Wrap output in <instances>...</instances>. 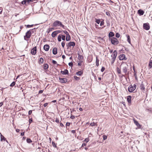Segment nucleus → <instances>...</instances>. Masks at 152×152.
I'll return each instance as SVG.
<instances>
[{
  "instance_id": "58",
  "label": "nucleus",
  "mask_w": 152,
  "mask_h": 152,
  "mask_svg": "<svg viewBox=\"0 0 152 152\" xmlns=\"http://www.w3.org/2000/svg\"><path fill=\"white\" fill-rule=\"evenodd\" d=\"M32 113V110H30L29 111L28 113L29 115H31V114Z\"/></svg>"
},
{
  "instance_id": "2",
  "label": "nucleus",
  "mask_w": 152,
  "mask_h": 152,
  "mask_svg": "<svg viewBox=\"0 0 152 152\" xmlns=\"http://www.w3.org/2000/svg\"><path fill=\"white\" fill-rule=\"evenodd\" d=\"M121 66H122V70L123 72L126 74L127 71L128 65L125 62H123L121 63Z\"/></svg>"
},
{
  "instance_id": "64",
  "label": "nucleus",
  "mask_w": 152,
  "mask_h": 152,
  "mask_svg": "<svg viewBox=\"0 0 152 152\" xmlns=\"http://www.w3.org/2000/svg\"><path fill=\"white\" fill-rule=\"evenodd\" d=\"M86 145V144L85 143H83V144L82 145V147H84V146H85Z\"/></svg>"
},
{
  "instance_id": "52",
  "label": "nucleus",
  "mask_w": 152,
  "mask_h": 152,
  "mask_svg": "<svg viewBox=\"0 0 152 152\" xmlns=\"http://www.w3.org/2000/svg\"><path fill=\"white\" fill-rule=\"evenodd\" d=\"M106 14L108 16H110V13L108 12H106Z\"/></svg>"
},
{
  "instance_id": "45",
  "label": "nucleus",
  "mask_w": 152,
  "mask_h": 152,
  "mask_svg": "<svg viewBox=\"0 0 152 152\" xmlns=\"http://www.w3.org/2000/svg\"><path fill=\"white\" fill-rule=\"evenodd\" d=\"M68 64L69 66H70L72 67L73 66V64L72 62L69 63Z\"/></svg>"
},
{
  "instance_id": "60",
  "label": "nucleus",
  "mask_w": 152,
  "mask_h": 152,
  "mask_svg": "<svg viewBox=\"0 0 152 152\" xmlns=\"http://www.w3.org/2000/svg\"><path fill=\"white\" fill-rule=\"evenodd\" d=\"M107 26H109L110 25V22L109 21H107Z\"/></svg>"
},
{
  "instance_id": "22",
  "label": "nucleus",
  "mask_w": 152,
  "mask_h": 152,
  "mask_svg": "<svg viewBox=\"0 0 152 152\" xmlns=\"http://www.w3.org/2000/svg\"><path fill=\"white\" fill-rule=\"evenodd\" d=\"M114 35V33L113 32H110L109 34V37L110 38L113 37Z\"/></svg>"
},
{
  "instance_id": "30",
  "label": "nucleus",
  "mask_w": 152,
  "mask_h": 152,
  "mask_svg": "<svg viewBox=\"0 0 152 152\" xmlns=\"http://www.w3.org/2000/svg\"><path fill=\"white\" fill-rule=\"evenodd\" d=\"M90 125L92 126H96L97 124H96V123H95L94 122H93L91 123L90 124Z\"/></svg>"
},
{
  "instance_id": "53",
  "label": "nucleus",
  "mask_w": 152,
  "mask_h": 152,
  "mask_svg": "<svg viewBox=\"0 0 152 152\" xmlns=\"http://www.w3.org/2000/svg\"><path fill=\"white\" fill-rule=\"evenodd\" d=\"M104 24V22L103 21H101V22H100V26H102Z\"/></svg>"
},
{
  "instance_id": "11",
  "label": "nucleus",
  "mask_w": 152,
  "mask_h": 152,
  "mask_svg": "<svg viewBox=\"0 0 152 152\" xmlns=\"http://www.w3.org/2000/svg\"><path fill=\"white\" fill-rule=\"evenodd\" d=\"M59 79L60 82L62 83H65L67 81V79L65 78H61L59 77Z\"/></svg>"
},
{
  "instance_id": "15",
  "label": "nucleus",
  "mask_w": 152,
  "mask_h": 152,
  "mask_svg": "<svg viewBox=\"0 0 152 152\" xmlns=\"http://www.w3.org/2000/svg\"><path fill=\"white\" fill-rule=\"evenodd\" d=\"M134 123L139 128H140L141 126L138 122L135 120H134Z\"/></svg>"
},
{
  "instance_id": "16",
  "label": "nucleus",
  "mask_w": 152,
  "mask_h": 152,
  "mask_svg": "<svg viewBox=\"0 0 152 152\" xmlns=\"http://www.w3.org/2000/svg\"><path fill=\"white\" fill-rule=\"evenodd\" d=\"M131 98L132 97L131 96H127V100L129 103L131 104Z\"/></svg>"
},
{
  "instance_id": "41",
  "label": "nucleus",
  "mask_w": 152,
  "mask_h": 152,
  "mask_svg": "<svg viewBox=\"0 0 152 152\" xmlns=\"http://www.w3.org/2000/svg\"><path fill=\"white\" fill-rule=\"evenodd\" d=\"M115 36L117 38H119L120 36V34L119 33H117L115 34Z\"/></svg>"
},
{
  "instance_id": "25",
  "label": "nucleus",
  "mask_w": 152,
  "mask_h": 152,
  "mask_svg": "<svg viewBox=\"0 0 152 152\" xmlns=\"http://www.w3.org/2000/svg\"><path fill=\"white\" fill-rule=\"evenodd\" d=\"M126 36L127 37V41L129 43L131 44V40H130V38L129 36L128 35H126Z\"/></svg>"
},
{
  "instance_id": "56",
  "label": "nucleus",
  "mask_w": 152,
  "mask_h": 152,
  "mask_svg": "<svg viewBox=\"0 0 152 152\" xmlns=\"http://www.w3.org/2000/svg\"><path fill=\"white\" fill-rule=\"evenodd\" d=\"M55 31H56V32L57 33V34H58V33H61V31L60 30H57Z\"/></svg>"
},
{
  "instance_id": "4",
  "label": "nucleus",
  "mask_w": 152,
  "mask_h": 152,
  "mask_svg": "<svg viewBox=\"0 0 152 152\" xmlns=\"http://www.w3.org/2000/svg\"><path fill=\"white\" fill-rule=\"evenodd\" d=\"M111 43L114 45H117L119 43L118 39L115 37H112L110 39Z\"/></svg>"
},
{
  "instance_id": "27",
  "label": "nucleus",
  "mask_w": 152,
  "mask_h": 152,
  "mask_svg": "<svg viewBox=\"0 0 152 152\" xmlns=\"http://www.w3.org/2000/svg\"><path fill=\"white\" fill-rule=\"evenodd\" d=\"M148 66L149 69H151L152 67V60H150L149 62Z\"/></svg>"
},
{
  "instance_id": "63",
  "label": "nucleus",
  "mask_w": 152,
  "mask_h": 152,
  "mask_svg": "<svg viewBox=\"0 0 152 152\" xmlns=\"http://www.w3.org/2000/svg\"><path fill=\"white\" fill-rule=\"evenodd\" d=\"M48 104V103H46L45 104H44V107H45L46 106H47Z\"/></svg>"
},
{
  "instance_id": "24",
  "label": "nucleus",
  "mask_w": 152,
  "mask_h": 152,
  "mask_svg": "<svg viewBox=\"0 0 152 152\" xmlns=\"http://www.w3.org/2000/svg\"><path fill=\"white\" fill-rule=\"evenodd\" d=\"M57 33L55 31H53L52 34L51 36L53 37H54L57 35Z\"/></svg>"
},
{
  "instance_id": "50",
  "label": "nucleus",
  "mask_w": 152,
  "mask_h": 152,
  "mask_svg": "<svg viewBox=\"0 0 152 152\" xmlns=\"http://www.w3.org/2000/svg\"><path fill=\"white\" fill-rule=\"evenodd\" d=\"M55 121L58 123H59V120L57 118H56Z\"/></svg>"
},
{
  "instance_id": "55",
  "label": "nucleus",
  "mask_w": 152,
  "mask_h": 152,
  "mask_svg": "<svg viewBox=\"0 0 152 152\" xmlns=\"http://www.w3.org/2000/svg\"><path fill=\"white\" fill-rule=\"evenodd\" d=\"M32 118H30L29 120V124H30L32 122Z\"/></svg>"
},
{
  "instance_id": "20",
  "label": "nucleus",
  "mask_w": 152,
  "mask_h": 152,
  "mask_svg": "<svg viewBox=\"0 0 152 152\" xmlns=\"http://www.w3.org/2000/svg\"><path fill=\"white\" fill-rule=\"evenodd\" d=\"M98 56H96V65L97 66H98L99 65V60L98 59Z\"/></svg>"
},
{
  "instance_id": "42",
  "label": "nucleus",
  "mask_w": 152,
  "mask_h": 152,
  "mask_svg": "<svg viewBox=\"0 0 152 152\" xmlns=\"http://www.w3.org/2000/svg\"><path fill=\"white\" fill-rule=\"evenodd\" d=\"M103 139L104 140H106L107 138V136L105 135H103Z\"/></svg>"
},
{
  "instance_id": "13",
  "label": "nucleus",
  "mask_w": 152,
  "mask_h": 152,
  "mask_svg": "<svg viewBox=\"0 0 152 152\" xmlns=\"http://www.w3.org/2000/svg\"><path fill=\"white\" fill-rule=\"evenodd\" d=\"M138 13L139 15H142L144 14V11L140 9L138 10Z\"/></svg>"
},
{
  "instance_id": "46",
  "label": "nucleus",
  "mask_w": 152,
  "mask_h": 152,
  "mask_svg": "<svg viewBox=\"0 0 152 152\" xmlns=\"http://www.w3.org/2000/svg\"><path fill=\"white\" fill-rule=\"evenodd\" d=\"M61 45L63 48H64L65 45V42L63 41L61 42Z\"/></svg>"
},
{
  "instance_id": "43",
  "label": "nucleus",
  "mask_w": 152,
  "mask_h": 152,
  "mask_svg": "<svg viewBox=\"0 0 152 152\" xmlns=\"http://www.w3.org/2000/svg\"><path fill=\"white\" fill-rule=\"evenodd\" d=\"M83 62L82 61H80V62H78V66H80L82 65V63Z\"/></svg>"
},
{
  "instance_id": "12",
  "label": "nucleus",
  "mask_w": 152,
  "mask_h": 152,
  "mask_svg": "<svg viewBox=\"0 0 152 152\" xmlns=\"http://www.w3.org/2000/svg\"><path fill=\"white\" fill-rule=\"evenodd\" d=\"M43 48L45 51H48L49 49L50 46L48 45H44Z\"/></svg>"
},
{
  "instance_id": "59",
  "label": "nucleus",
  "mask_w": 152,
  "mask_h": 152,
  "mask_svg": "<svg viewBox=\"0 0 152 152\" xmlns=\"http://www.w3.org/2000/svg\"><path fill=\"white\" fill-rule=\"evenodd\" d=\"M70 125V123L69 122H67L66 123V126H69Z\"/></svg>"
},
{
  "instance_id": "9",
  "label": "nucleus",
  "mask_w": 152,
  "mask_h": 152,
  "mask_svg": "<svg viewBox=\"0 0 152 152\" xmlns=\"http://www.w3.org/2000/svg\"><path fill=\"white\" fill-rule=\"evenodd\" d=\"M37 53V47H34L31 50V53L32 55H35Z\"/></svg>"
},
{
  "instance_id": "8",
  "label": "nucleus",
  "mask_w": 152,
  "mask_h": 152,
  "mask_svg": "<svg viewBox=\"0 0 152 152\" xmlns=\"http://www.w3.org/2000/svg\"><path fill=\"white\" fill-rule=\"evenodd\" d=\"M119 59L120 60H126L127 58L126 57L125 55L124 54H122L120 55L119 56Z\"/></svg>"
},
{
  "instance_id": "44",
  "label": "nucleus",
  "mask_w": 152,
  "mask_h": 152,
  "mask_svg": "<svg viewBox=\"0 0 152 152\" xmlns=\"http://www.w3.org/2000/svg\"><path fill=\"white\" fill-rule=\"evenodd\" d=\"M96 22L97 24H99L100 22V20L99 19H96Z\"/></svg>"
},
{
  "instance_id": "17",
  "label": "nucleus",
  "mask_w": 152,
  "mask_h": 152,
  "mask_svg": "<svg viewBox=\"0 0 152 152\" xmlns=\"http://www.w3.org/2000/svg\"><path fill=\"white\" fill-rule=\"evenodd\" d=\"M53 53L54 55H56L57 53V49L56 48H54L53 49Z\"/></svg>"
},
{
  "instance_id": "7",
  "label": "nucleus",
  "mask_w": 152,
  "mask_h": 152,
  "mask_svg": "<svg viewBox=\"0 0 152 152\" xmlns=\"http://www.w3.org/2000/svg\"><path fill=\"white\" fill-rule=\"evenodd\" d=\"M75 45V42H69L68 44H66V46L67 47V48H69L71 46L74 47Z\"/></svg>"
},
{
  "instance_id": "51",
  "label": "nucleus",
  "mask_w": 152,
  "mask_h": 152,
  "mask_svg": "<svg viewBox=\"0 0 152 152\" xmlns=\"http://www.w3.org/2000/svg\"><path fill=\"white\" fill-rule=\"evenodd\" d=\"M105 68L104 66H102V67L101 69V71L102 72H103L104 70H105Z\"/></svg>"
},
{
  "instance_id": "26",
  "label": "nucleus",
  "mask_w": 152,
  "mask_h": 152,
  "mask_svg": "<svg viewBox=\"0 0 152 152\" xmlns=\"http://www.w3.org/2000/svg\"><path fill=\"white\" fill-rule=\"evenodd\" d=\"M54 29V28H48V29L47 30V32L48 33H50V32L52 31V30Z\"/></svg>"
},
{
  "instance_id": "23",
  "label": "nucleus",
  "mask_w": 152,
  "mask_h": 152,
  "mask_svg": "<svg viewBox=\"0 0 152 152\" xmlns=\"http://www.w3.org/2000/svg\"><path fill=\"white\" fill-rule=\"evenodd\" d=\"M48 67H49L48 65L47 64H45L43 65L44 69L45 70L47 69L48 68Z\"/></svg>"
},
{
  "instance_id": "28",
  "label": "nucleus",
  "mask_w": 152,
  "mask_h": 152,
  "mask_svg": "<svg viewBox=\"0 0 152 152\" xmlns=\"http://www.w3.org/2000/svg\"><path fill=\"white\" fill-rule=\"evenodd\" d=\"M61 34H59L58 35V41L59 42H61Z\"/></svg>"
},
{
  "instance_id": "62",
  "label": "nucleus",
  "mask_w": 152,
  "mask_h": 152,
  "mask_svg": "<svg viewBox=\"0 0 152 152\" xmlns=\"http://www.w3.org/2000/svg\"><path fill=\"white\" fill-rule=\"evenodd\" d=\"M75 118V116H74V115H71L70 116V118L72 119H73Z\"/></svg>"
},
{
  "instance_id": "18",
  "label": "nucleus",
  "mask_w": 152,
  "mask_h": 152,
  "mask_svg": "<svg viewBox=\"0 0 152 152\" xmlns=\"http://www.w3.org/2000/svg\"><path fill=\"white\" fill-rule=\"evenodd\" d=\"M71 39V37L69 34H68L67 35H66V41H68L70 40Z\"/></svg>"
},
{
  "instance_id": "33",
  "label": "nucleus",
  "mask_w": 152,
  "mask_h": 152,
  "mask_svg": "<svg viewBox=\"0 0 152 152\" xmlns=\"http://www.w3.org/2000/svg\"><path fill=\"white\" fill-rule=\"evenodd\" d=\"M35 29V28H34L33 29L29 30H28V31H30V32L31 33V34L32 33H34V30Z\"/></svg>"
},
{
  "instance_id": "35",
  "label": "nucleus",
  "mask_w": 152,
  "mask_h": 152,
  "mask_svg": "<svg viewBox=\"0 0 152 152\" xmlns=\"http://www.w3.org/2000/svg\"><path fill=\"white\" fill-rule=\"evenodd\" d=\"M44 60L43 58H41L39 60V62L41 63V64H42Z\"/></svg>"
},
{
  "instance_id": "38",
  "label": "nucleus",
  "mask_w": 152,
  "mask_h": 152,
  "mask_svg": "<svg viewBox=\"0 0 152 152\" xmlns=\"http://www.w3.org/2000/svg\"><path fill=\"white\" fill-rule=\"evenodd\" d=\"M52 145L53 146V147H55V148H57V146L54 142H53V141L52 142Z\"/></svg>"
},
{
  "instance_id": "1",
  "label": "nucleus",
  "mask_w": 152,
  "mask_h": 152,
  "mask_svg": "<svg viewBox=\"0 0 152 152\" xmlns=\"http://www.w3.org/2000/svg\"><path fill=\"white\" fill-rule=\"evenodd\" d=\"M53 26L54 27L60 26L63 28L65 27V26L63 25L61 21L58 20L54 22L53 24Z\"/></svg>"
},
{
  "instance_id": "19",
  "label": "nucleus",
  "mask_w": 152,
  "mask_h": 152,
  "mask_svg": "<svg viewBox=\"0 0 152 152\" xmlns=\"http://www.w3.org/2000/svg\"><path fill=\"white\" fill-rule=\"evenodd\" d=\"M3 140L5 141L6 140V142L8 143V141H7V140H6V138L3 135H2L1 134V141H2Z\"/></svg>"
},
{
  "instance_id": "49",
  "label": "nucleus",
  "mask_w": 152,
  "mask_h": 152,
  "mask_svg": "<svg viewBox=\"0 0 152 152\" xmlns=\"http://www.w3.org/2000/svg\"><path fill=\"white\" fill-rule=\"evenodd\" d=\"M89 141V139L88 138H86L85 139L84 141L86 142V143L88 142Z\"/></svg>"
},
{
  "instance_id": "10",
  "label": "nucleus",
  "mask_w": 152,
  "mask_h": 152,
  "mask_svg": "<svg viewBox=\"0 0 152 152\" xmlns=\"http://www.w3.org/2000/svg\"><path fill=\"white\" fill-rule=\"evenodd\" d=\"M117 53L116 50H114L113 53L112 55H111V56L112 58L115 59L116 58L117 56Z\"/></svg>"
},
{
  "instance_id": "34",
  "label": "nucleus",
  "mask_w": 152,
  "mask_h": 152,
  "mask_svg": "<svg viewBox=\"0 0 152 152\" xmlns=\"http://www.w3.org/2000/svg\"><path fill=\"white\" fill-rule=\"evenodd\" d=\"M15 84V81L13 82L10 85V86L12 87L14 86Z\"/></svg>"
},
{
  "instance_id": "40",
  "label": "nucleus",
  "mask_w": 152,
  "mask_h": 152,
  "mask_svg": "<svg viewBox=\"0 0 152 152\" xmlns=\"http://www.w3.org/2000/svg\"><path fill=\"white\" fill-rule=\"evenodd\" d=\"M61 38L62 40H65V36L64 35H61Z\"/></svg>"
},
{
  "instance_id": "6",
  "label": "nucleus",
  "mask_w": 152,
  "mask_h": 152,
  "mask_svg": "<svg viewBox=\"0 0 152 152\" xmlns=\"http://www.w3.org/2000/svg\"><path fill=\"white\" fill-rule=\"evenodd\" d=\"M143 27V29L146 30H149L150 28L149 24L148 23H144Z\"/></svg>"
},
{
  "instance_id": "37",
  "label": "nucleus",
  "mask_w": 152,
  "mask_h": 152,
  "mask_svg": "<svg viewBox=\"0 0 152 152\" xmlns=\"http://www.w3.org/2000/svg\"><path fill=\"white\" fill-rule=\"evenodd\" d=\"M74 78L76 80H78L80 79V78L79 77H78L76 76H74Z\"/></svg>"
},
{
  "instance_id": "31",
  "label": "nucleus",
  "mask_w": 152,
  "mask_h": 152,
  "mask_svg": "<svg viewBox=\"0 0 152 152\" xmlns=\"http://www.w3.org/2000/svg\"><path fill=\"white\" fill-rule=\"evenodd\" d=\"M83 56H82L80 55H78V59L79 60H82L83 59Z\"/></svg>"
},
{
  "instance_id": "57",
  "label": "nucleus",
  "mask_w": 152,
  "mask_h": 152,
  "mask_svg": "<svg viewBox=\"0 0 152 152\" xmlns=\"http://www.w3.org/2000/svg\"><path fill=\"white\" fill-rule=\"evenodd\" d=\"M52 63L53 64H57V62L56 61H55V60H53V61H52Z\"/></svg>"
},
{
  "instance_id": "32",
  "label": "nucleus",
  "mask_w": 152,
  "mask_h": 152,
  "mask_svg": "<svg viewBox=\"0 0 152 152\" xmlns=\"http://www.w3.org/2000/svg\"><path fill=\"white\" fill-rule=\"evenodd\" d=\"M118 74H121V70L118 67H117L116 68Z\"/></svg>"
},
{
  "instance_id": "36",
  "label": "nucleus",
  "mask_w": 152,
  "mask_h": 152,
  "mask_svg": "<svg viewBox=\"0 0 152 152\" xmlns=\"http://www.w3.org/2000/svg\"><path fill=\"white\" fill-rule=\"evenodd\" d=\"M27 2V0H24L22 1L21 4H25Z\"/></svg>"
},
{
  "instance_id": "5",
  "label": "nucleus",
  "mask_w": 152,
  "mask_h": 152,
  "mask_svg": "<svg viewBox=\"0 0 152 152\" xmlns=\"http://www.w3.org/2000/svg\"><path fill=\"white\" fill-rule=\"evenodd\" d=\"M30 31H28L26 33L24 37V39L25 40L28 41V40L27 39H29L30 38L31 34V33H30Z\"/></svg>"
},
{
  "instance_id": "61",
  "label": "nucleus",
  "mask_w": 152,
  "mask_h": 152,
  "mask_svg": "<svg viewBox=\"0 0 152 152\" xmlns=\"http://www.w3.org/2000/svg\"><path fill=\"white\" fill-rule=\"evenodd\" d=\"M43 92V90H40L39 91V94H42Z\"/></svg>"
},
{
  "instance_id": "29",
  "label": "nucleus",
  "mask_w": 152,
  "mask_h": 152,
  "mask_svg": "<svg viewBox=\"0 0 152 152\" xmlns=\"http://www.w3.org/2000/svg\"><path fill=\"white\" fill-rule=\"evenodd\" d=\"M27 142L28 143H30L32 142V141L30 138H27L26 139Z\"/></svg>"
},
{
  "instance_id": "3",
  "label": "nucleus",
  "mask_w": 152,
  "mask_h": 152,
  "mask_svg": "<svg viewBox=\"0 0 152 152\" xmlns=\"http://www.w3.org/2000/svg\"><path fill=\"white\" fill-rule=\"evenodd\" d=\"M137 85L134 84L133 86L132 85H130L128 88V91L130 92H132L136 88Z\"/></svg>"
},
{
  "instance_id": "48",
  "label": "nucleus",
  "mask_w": 152,
  "mask_h": 152,
  "mask_svg": "<svg viewBox=\"0 0 152 152\" xmlns=\"http://www.w3.org/2000/svg\"><path fill=\"white\" fill-rule=\"evenodd\" d=\"M33 25H28L26 26V27L27 28H30L31 27H32L33 26Z\"/></svg>"
},
{
  "instance_id": "14",
  "label": "nucleus",
  "mask_w": 152,
  "mask_h": 152,
  "mask_svg": "<svg viewBox=\"0 0 152 152\" xmlns=\"http://www.w3.org/2000/svg\"><path fill=\"white\" fill-rule=\"evenodd\" d=\"M61 73L63 75H68L69 74L68 71L66 69H65L64 71H61Z\"/></svg>"
},
{
  "instance_id": "47",
  "label": "nucleus",
  "mask_w": 152,
  "mask_h": 152,
  "mask_svg": "<svg viewBox=\"0 0 152 152\" xmlns=\"http://www.w3.org/2000/svg\"><path fill=\"white\" fill-rule=\"evenodd\" d=\"M64 33L66 34V35H67L68 34H69V33L66 30L63 31Z\"/></svg>"
},
{
  "instance_id": "39",
  "label": "nucleus",
  "mask_w": 152,
  "mask_h": 152,
  "mask_svg": "<svg viewBox=\"0 0 152 152\" xmlns=\"http://www.w3.org/2000/svg\"><path fill=\"white\" fill-rule=\"evenodd\" d=\"M140 88L142 90H144L145 89L144 85L142 84L140 86Z\"/></svg>"
},
{
  "instance_id": "54",
  "label": "nucleus",
  "mask_w": 152,
  "mask_h": 152,
  "mask_svg": "<svg viewBox=\"0 0 152 152\" xmlns=\"http://www.w3.org/2000/svg\"><path fill=\"white\" fill-rule=\"evenodd\" d=\"M111 59H112L111 64H113L115 59L112 58Z\"/></svg>"
},
{
  "instance_id": "21",
  "label": "nucleus",
  "mask_w": 152,
  "mask_h": 152,
  "mask_svg": "<svg viewBox=\"0 0 152 152\" xmlns=\"http://www.w3.org/2000/svg\"><path fill=\"white\" fill-rule=\"evenodd\" d=\"M83 74V71H80L76 73V75H77L81 76Z\"/></svg>"
}]
</instances>
